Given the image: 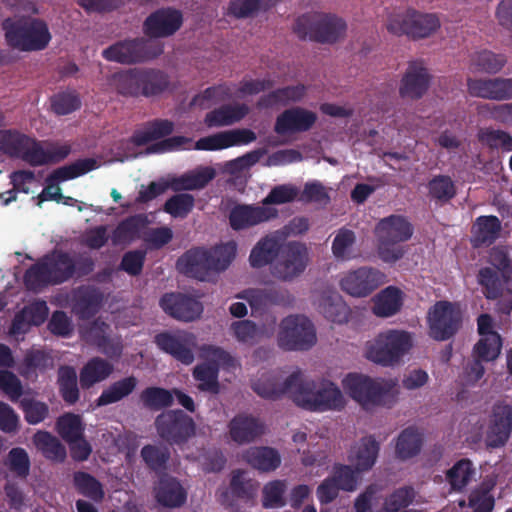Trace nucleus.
Instances as JSON below:
<instances>
[{"label": "nucleus", "mask_w": 512, "mask_h": 512, "mask_svg": "<svg viewBox=\"0 0 512 512\" xmlns=\"http://www.w3.org/2000/svg\"><path fill=\"white\" fill-rule=\"evenodd\" d=\"M512 432V407L507 404H496L492 411V420L487 432L489 447H502L509 440Z\"/></svg>", "instance_id": "nucleus-25"}, {"label": "nucleus", "mask_w": 512, "mask_h": 512, "mask_svg": "<svg viewBox=\"0 0 512 512\" xmlns=\"http://www.w3.org/2000/svg\"><path fill=\"white\" fill-rule=\"evenodd\" d=\"M278 216V210L256 204H235L228 213L229 226L234 231H243L268 222Z\"/></svg>", "instance_id": "nucleus-17"}, {"label": "nucleus", "mask_w": 512, "mask_h": 512, "mask_svg": "<svg viewBox=\"0 0 512 512\" xmlns=\"http://www.w3.org/2000/svg\"><path fill=\"white\" fill-rule=\"evenodd\" d=\"M208 351L215 361L196 365L193 369V377L199 382L198 389L200 391L218 394L220 391L218 381L219 364L229 368L234 366L235 360L227 351L220 347L210 346Z\"/></svg>", "instance_id": "nucleus-15"}, {"label": "nucleus", "mask_w": 512, "mask_h": 512, "mask_svg": "<svg viewBox=\"0 0 512 512\" xmlns=\"http://www.w3.org/2000/svg\"><path fill=\"white\" fill-rule=\"evenodd\" d=\"M305 93L306 87L303 84L278 88L261 96L257 101V107L259 109H266L279 104H287L291 101L297 102L304 97Z\"/></svg>", "instance_id": "nucleus-40"}, {"label": "nucleus", "mask_w": 512, "mask_h": 512, "mask_svg": "<svg viewBox=\"0 0 512 512\" xmlns=\"http://www.w3.org/2000/svg\"><path fill=\"white\" fill-rule=\"evenodd\" d=\"M160 306L165 313L184 322L197 319L203 312L201 302L181 293L163 295L160 299Z\"/></svg>", "instance_id": "nucleus-23"}, {"label": "nucleus", "mask_w": 512, "mask_h": 512, "mask_svg": "<svg viewBox=\"0 0 512 512\" xmlns=\"http://www.w3.org/2000/svg\"><path fill=\"white\" fill-rule=\"evenodd\" d=\"M103 294L94 286H80L73 294V311L83 320L95 316L102 304Z\"/></svg>", "instance_id": "nucleus-27"}, {"label": "nucleus", "mask_w": 512, "mask_h": 512, "mask_svg": "<svg viewBox=\"0 0 512 512\" xmlns=\"http://www.w3.org/2000/svg\"><path fill=\"white\" fill-rule=\"evenodd\" d=\"M168 85V76L163 71L141 68V96L159 95L168 88Z\"/></svg>", "instance_id": "nucleus-53"}, {"label": "nucleus", "mask_w": 512, "mask_h": 512, "mask_svg": "<svg viewBox=\"0 0 512 512\" xmlns=\"http://www.w3.org/2000/svg\"><path fill=\"white\" fill-rule=\"evenodd\" d=\"M158 436L169 445L182 446L196 434V424L181 409L166 410L154 421Z\"/></svg>", "instance_id": "nucleus-11"}, {"label": "nucleus", "mask_w": 512, "mask_h": 512, "mask_svg": "<svg viewBox=\"0 0 512 512\" xmlns=\"http://www.w3.org/2000/svg\"><path fill=\"white\" fill-rule=\"evenodd\" d=\"M479 140L492 150L512 152V136L504 130L486 129L480 132Z\"/></svg>", "instance_id": "nucleus-60"}, {"label": "nucleus", "mask_w": 512, "mask_h": 512, "mask_svg": "<svg viewBox=\"0 0 512 512\" xmlns=\"http://www.w3.org/2000/svg\"><path fill=\"white\" fill-rule=\"evenodd\" d=\"M317 121V114L303 107H291L276 117L274 132L280 136L307 132Z\"/></svg>", "instance_id": "nucleus-20"}, {"label": "nucleus", "mask_w": 512, "mask_h": 512, "mask_svg": "<svg viewBox=\"0 0 512 512\" xmlns=\"http://www.w3.org/2000/svg\"><path fill=\"white\" fill-rule=\"evenodd\" d=\"M413 338L411 333L388 329L380 332L365 345V357L383 367H394L402 361L411 350Z\"/></svg>", "instance_id": "nucleus-5"}, {"label": "nucleus", "mask_w": 512, "mask_h": 512, "mask_svg": "<svg viewBox=\"0 0 512 512\" xmlns=\"http://www.w3.org/2000/svg\"><path fill=\"white\" fill-rule=\"evenodd\" d=\"M502 224L495 215H483L476 218L472 226L471 243L474 248L492 245L500 236Z\"/></svg>", "instance_id": "nucleus-30"}, {"label": "nucleus", "mask_w": 512, "mask_h": 512, "mask_svg": "<svg viewBox=\"0 0 512 512\" xmlns=\"http://www.w3.org/2000/svg\"><path fill=\"white\" fill-rule=\"evenodd\" d=\"M429 335L436 341L454 337L462 326V312L458 303L437 301L427 313Z\"/></svg>", "instance_id": "nucleus-12"}, {"label": "nucleus", "mask_w": 512, "mask_h": 512, "mask_svg": "<svg viewBox=\"0 0 512 512\" xmlns=\"http://www.w3.org/2000/svg\"><path fill=\"white\" fill-rule=\"evenodd\" d=\"M140 401L150 411H160L172 406L174 402L172 390L162 387H147L140 393Z\"/></svg>", "instance_id": "nucleus-52"}, {"label": "nucleus", "mask_w": 512, "mask_h": 512, "mask_svg": "<svg viewBox=\"0 0 512 512\" xmlns=\"http://www.w3.org/2000/svg\"><path fill=\"white\" fill-rule=\"evenodd\" d=\"M477 283L481 286L482 293L487 300H496L502 295L509 275L501 274L492 267H482L476 275Z\"/></svg>", "instance_id": "nucleus-36"}, {"label": "nucleus", "mask_w": 512, "mask_h": 512, "mask_svg": "<svg viewBox=\"0 0 512 512\" xmlns=\"http://www.w3.org/2000/svg\"><path fill=\"white\" fill-rule=\"evenodd\" d=\"M501 336H493L491 338H480L473 348L474 357L485 362L495 360L501 350Z\"/></svg>", "instance_id": "nucleus-64"}, {"label": "nucleus", "mask_w": 512, "mask_h": 512, "mask_svg": "<svg viewBox=\"0 0 512 512\" xmlns=\"http://www.w3.org/2000/svg\"><path fill=\"white\" fill-rule=\"evenodd\" d=\"M114 371V366L101 357H92L81 368L79 380L83 389H90L95 384L106 380Z\"/></svg>", "instance_id": "nucleus-33"}, {"label": "nucleus", "mask_w": 512, "mask_h": 512, "mask_svg": "<svg viewBox=\"0 0 512 512\" xmlns=\"http://www.w3.org/2000/svg\"><path fill=\"white\" fill-rule=\"evenodd\" d=\"M287 486L284 480L270 481L262 490V506L266 509L280 508L285 505L284 494Z\"/></svg>", "instance_id": "nucleus-61"}, {"label": "nucleus", "mask_w": 512, "mask_h": 512, "mask_svg": "<svg viewBox=\"0 0 512 512\" xmlns=\"http://www.w3.org/2000/svg\"><path fill=\"white\" fill-rule=\"evenodd\" d=\"M293 31L301 40L335 43L344 35L346 23L332 14L309 12L296 19Z\"/></svg>", "instance_id": "nucleus-8"}, {"label": "nucleus", "mask_w": 512, "mask_h": 512, "mask_svg": "<svg viewBox=\"0 0 512 512\" xmlns=\"http://www.w3.org/2000/svg\"><path fill=\"white\" fill-rule=\"evenodd\" d=\"M467 89L471 96L494 100L506 101L512 99V77L511 78H487L467 80Z\"/></svg>", "instance_id": "nucleus-22"}, {"label": "nucleus", "mask_w": 512, "mask_h": 512, "mask_svg": "<svg viewBox=\"0 0 512 512\" xmlns=\"http://www.w3.org/2000/svg\"><path fill=\"white\" fill-rule=\"evenodd\" d=\"M154 343L161 351L183 364L189 365L194 361L193 349L196 346V336L193 333L186 331L161 332L155 335Z\"/></svg>", "instance_id": "nucleus-18"}, {"label": "nucleus", "mask_w": 512, "mask_h": 512, "mask_svg": "<svg viewBox=\"0 0 512 512\" xmlns=\"http://www.w3.org/2000/svg\"><path fill=\"white\" fill-rule=\"evenodd\" d=\"M286 291L274 288H251L244 290L239 298L246 299L252 309L260 310L270 305H280L286 300Z\"/></svg>", "instance_id": "nucleus-38"}, {"label": "nucleus", "mask_w": 512, "mask_h": 512, "mask_svg": "<svg viewBox=\"0 0 512 512\" xmlns=\"http://www.w3.org/2000/svg\"><path fill=\"white\" fill-rule=\"evenodd\" d=\"M308 262L307 246L298 241H289L280 249L276 261L271 265V274L278 280L290 282L305 271Z\"/></svg>", "instance_id": "nucleus-13"}, {"label": "nucleus", "mask_w": 512, "mask_h": 512, "mask_svg": "<svg viewBox=\"0 0 512 512\" xmlns=\"http://www.w3.org/2000/svg\"><path fill=\"white\" fill-rule=\"evenodd\" d=\"M73 484L83 496L100 502L104 498L103 486L94 476L84 471H77L73 475Z\"/></svg>", "instance_id": "nucleus-55"}, {"label": "nucleus", "mask_w": 512, "mask_h": 512, "mask_svg": "<svg viewBox=\"0 0 512 512\" xmlns=\"http://www.w3.org/2000/svg\"><path fill=\"white\" fill-rule=\"evenodd\" d=\"M195 198L189 193H177L166 200L163 206L164 212L173 218H186L193 210Z\"/></svg>", "instance_id": "nucleus-59"}, {"label": "nucleus", "mask_w": 512, "mask_h": 512, "mask_svg": "<svg viewBox=\"0 0 512 512\" xmlns=\"http://www.w3.org/2000/svg\"><path fill=\"white\" fill-rule=\"evenodd\" d=\"M431 75L422 60H413L400 80L399 95L403 99L419 100L429 89Z\"/></svg>", "instance_id": "nucleus-19"}, {"label": "nucleus", "mask_w": 512, "mask_h": 512, "mask_svg": "<svg viewBox=\"0 0 512 512\" xmlns=\"http://www.w3.org/2000/svg\"><path fill=\"white\" fill-rule=\"evenodd\" d=\"M140 457L150 471L162 476L168 470L171 452L166 445L146 444L141 448Z\"/></svg>", "instance_id": "nucleus-37"}, {"label": "nucleus", "mask_w": 512, "mask_h": 512, "mask_svg": "<svg viewBox=\"0 0 512 512\" xmlns=\"http://www.w3.org/2000/svg\"><path fill=\"white\" fill-rule=\"evenodd\" d=\"M417 492L412 485L396 488L384 501L385 512H399L406 510L415 500Z\"/></svg>", "instance_id": "nucleus-57"}, {"label": "nucleus", "mask_w": 512, "mask_h": 512, "mask_svg": "<svg viewBox=\"0 0 512 512\" xmlns=\"http://www.w3.org/2000/svg\"><path fill=\"white\" fill-rule=\"evenodd\" d=\"M280 251L278 241L271 236L261 238L252 248L249 263L253 268H262L273 264Z\"/></svg>", "instance_id": "nucleus-41"}, {"label": "nucleus", "mask_w": 512, "mask_h": 512, "mask_svg": "<svg viewBox=\"0 0 512 512\" xmlns=\"http://www.w3.org/2000/svg\"><path fill=\"white\" fill-rule=\"evenodd\" d=\"M116 90L124 96H141V68L129 69L113 76Z\"/></svg>", "instance_id": "nucleus-54"}, {"label": "nucleus", "mask_w": 512, "mask_h": 512, "mask_svg": "<svg viewBox=\"0 0 512 512\" xmlns=\"http://www.w3.org/2000/svg\"><path fill=\"white\" fill-rule=\"evenodd\" d=\"M138 379L131 375L111 383L96 399L97 406H107L117 403L134 392Z\"/></svg>", "instance_id": "nucleus-39"}, {"label": "nucleus", "mask_w": 512, "mask_h": 512, "mask_svg": "<svg viewBox=\"0 0 512 512\" xmlns=\"http://www.w3.org/2000/svg\"><path fill=\"white\" fill-rule=\"evenodd\" d=\"M278 346L285 351H307L316 341L313 323L303 315H290L280 324Z\"/></svg>", "instance_id": "nucleus-10"}, {"label": "nucleus", "mask_w": 512, "mask_h": 512, "mask_svg": "<svg viewBox=\"0 0 512 512\" xmlns=\"http://www.w3.org/2000/svg\"><path fill=\"white\" fill-rule=\"evenodd\" d=\"M402 305V291L395 286H388L377 295L373 311L379 317H390L398 313Z\"/></svg>", "instance_id": "nucleus-45"}, {"label": "nucleus", "mask_w": 512, "mask_h": 512, "mask_svg": "<svg viewBox=\"0 0 512 512\" xmlns=\"http://www.w3.org/2000/svg\"><path fill=\"white\" fill-rule=\"evenodd\" d=\"M71 152V147L68 144L59 145L52 143L45 150L39 141L36 144L32 153H30L31 166H42L50 163H59L66 159Z\"/></svg>", "instance_id": "nucleus-47"}, {"label": "nucleus", "mask_w": 512, "mask_h": 512, "mask_svg": "<svg viewBox=\"0 0 512 512\" xmlns=\"http://www.w3.org/2000/svg\"><path fill=\"white\" fill-rule=\"evenodd\" d=\"M57 384L59 393L65 403L75 404L80 398V391L77 384V373L74 367L69 365L60 366L58 369Z\"/></svg>", "instance_id": "nucleus-49"}, {"label": "nucleus", "mask_w": 512, "mask_h": 512, "mask_svg": "<svg viewBox=\"0 0 512 512\" xmlns=\"http://www.w3.org/2000/svg\"><path fill=\"white\" fill-rule=\"evenodd\" d=\"M6 45L19 52H38L46 49L52 35L45 20L31 15L7 17L2 21Z\"/></svg>", "instance_id": "nucleus-2"}, {"label": "nucleus", "mask_w": 512, "mask_h": 512, "mask_svg": "<svg viewBox=\"0 0 512 512\" xmlns=\"http://www.w3.org/2000/svg\"><path fill=\"white\" fill-rule=\"evenodd\" d=\"M94 269L95 262L90 256L75 259L68 252L54 250L26 270L24 284L28 290L37 291L49 285L63 284L73 277L88 276Z\"/></svg>", "instance_id": "nucleus-1"}, {"label": "nucleus", "mask_w": 512, "mask_h": 512, "mask_svg": "<svg viewBox=\"0 0 512 512\" xmlns=\"http://www.w3.org/2000/svg\"><path fill=\"white\" fill-rule=\"evenodd\" d=\"M155 497L161 505L175 508L186 502L187 493L175 477L164 474L159 478Z\"/></svg>", "instance_id": "nucleus-32"}, {"label": "nucleus", "mask_w": 512, "mask_h": 512, "mask_svg": "<svg viewBox=\"0 0 512 512\" xmlns=\"http://www.w3.org/2000/svg\"><path fill=\"white\" fill-rule=\"evenodd\" d=\"M236 243L231 241L212 250L191 248L177 260L178 271L188 277L205 281L214 272L228 268L236 255Z\"/></svg>", "instance_id": "nucleus-3"}, {"label": "nucleus", "mask_w": 512, "mask_h": 512, "mask_svg": "<svg viewBox=\"0 0 512 512\" xmlns=\"http://www.w3.org/2000/svg\"><path fill=\"white\" fill-rule=\"evenodd\" d=\"M299 373L294 371L283 383L279 382L276 376H262L252 383L253 391L260 397L268 400H277L281 396L288 394L293 400V393L296 388Z\"/></svg>", "instance_id": "nucleus-26"}, {"label": "nucleus", "mask_w": 512, "mask_h": 512, "mask_svg": "<svg viewBox=\"0 0 512 512\" xmlns=\"http://www.w3.org/2000/svg\"><path fill=\"white\" fill-rule=\"evenodd\" d=\"M441 26L438 16L434 13H423L409 8L401 13L390 14L386 28L395 36L405 35L412 40L430 37Z\"/></svg>", "instance_id": "nucleus-9"}, {"label": "nucleus", "mask_w": 512, "mask_h": 512, "mask_svg": "<svg viewBox=\"0 0 512 512\" xmlns=\"http://www.w3.org/2000/svg\"><path fill=\"white\" fill-rule=\"evenodd\" d=\"M348 395L363 407H391L396 402L392 381L376 380L358 373H349L342 381Z\"/></svg>", "instance_id": "nucleus-6"}, {"label": "nucleus", "mask_w": 512, "mask_h": 512, "mask_svg": "<svg viewBox=\"0 0 512 512\" xmlns=\"http://www.w3.org/2000/svg\"><path fill=\"white\" fill-rule=\"evenodd\" d=\"M249 113L246 104H224L206 114L205 123L208 127L229 126L241 121Z\"/></svg>", "instance_id": "nucleus-34"}, {"label": "nucleus", "mask_w": 512, "mask_h": 512, "mask_svg": "<svg viewBox=\"0 0 512 512\" xmlns=\"http://www.w3.org/2000/svg\"><path fill=\"white\" fill-rule=\"evenodd\" d=\"M244 459L253 468L263 472L273 471L281 463L279 453L270 447H251L245 452Z\"/></svg>", "instance_id": "nucleus-44"}, {"label": "nucleus", "mask_w": 512, "mask_h": 512, "mask_svg": "<svg viewBox=\"0 0 512 512\" xmlns=\"http://www.w3.org/2000/svg\"><path fill=\"white\" fill-rule=\"evenodd\" d=\"M80 107L81 99L75 91H62L51 97V108L56 115H68Z\"/></svg>", "instance_id": "nucleus-62"}, {"label": "nucleus", "mask_w": 512, "mask_h": 512, "mask_svg": "<svg viewBox=\"0 0 512 512\" xmlns=\"http://www.w3.org/2000/svg\"><path fill=\"white\" fill-rule=\"evenodd\" d=\"M215 177V170L209 166H200L173 177L170 180V189L175 192L203 189Z\"/></svg>", "instance_id": "nucleus-31"}, {"label": "nucleus", "mask_w": 512, "mask_h": 512, "mask_svg": "<svg viewBox=\"0 0 512 512\" xmlns=\"http://www.w3.org/2000/svg\"><path fill=\"white\" fill-rule=\"evenodd\" d=\"M229 436L238 445L248 444L263 434V425L255 417L238 414L234 416L229 424Z\"/></svg>", "instance_id": "nucleus-28"}, {"label": "nucleus", "mask_w": 512, "mask_h": 512, "mask_svg": "<svg viewBox=\"0 0 512 512\" xmlns=\"http://www.w3.org/2000/svg\"><path fill=\"white\" fill-rule=\"evenodd\" d=\"M98 167V163L93 158L79 159L71 164L59 167L48 175L50 181L57 184L82 176Z\"/></svg>", "instance_id": "nucleus-51"}, {"label": "nucleus", "mask_w": 512, "mask_h": 512, "mask_svg": "<svg viewBox=\"0 0 512 512\" xmlns=\"http://www.w3.org/2000/svg\"><path fill=\"white\" fill-rule=\"evenodd\" d=\"M422 445V433L415 426H409L399 434L395 452L399 459L407 460L418 455L421 451Z\"/></svg>", "instance_id": "nucleus-43"}, {"label": "nucleus", "mask_w": 512, "mask_h": 512, "mask_svg": "<svg viewBox=\"0 0 512 512\" xmlns=\"http://www.w3.org/2000/svg\"><path fill=\"white\" fill-rule=\"evenodd\" d=\"M375 232L379 242L380 259L386 263H395L405 254L404 248L397 244L411 238L413 227L405 217L390 215L379 221Z\"/></svg>", "instance_id": "nucleus-7"}, {"label": "nucleus", "mask_w": 512, "mask_h": 512, "mask_svg": "<svg viewBox=\"0 0 512 512\" xmlns=\"http://www.w3.org/2000/svg\"><path fill=\"white\" fill-rule=\"evenodd\" d=\"M33 442L42 455L55 463H63L67 451L61 441L48 431H38L33 436Z\"/></svg>", "instance_id": "nucleus-42"}, {"label": "nucleus", "mask_w": 512, "mask_h": 512, "mask_svg": "<svg viewBox=\"0 0 512 512\" xmlns=\"http://www.w3.org/2000/svg\"><path fill=\"white\" fill-rule=\"evenodd\" d=\"M299 376L293 393V402L308 411L325 412L339 411L345 406V399L341 390L333 382L304 378L302 371L297 370Z\"/></svg>", "instance_id": "nucleus-4"}, {"label": "nucleus", "mask_w": 512, "mask_h": 512, "mask_svg": "<svg viewBox=\"0 0 512 512\" xmlns=\"http://www.w3.org/2000/svg\"><path fill=\"white\" fill-rule=\"evenodd\" d=\"M183 23L180 10L167 7L151 13L144 22V32L153 38L169 37L176 33Z\"/></svg>", "instance_id": "nucleus-21"}, {"label": "nucleus", "mask_w": 512, "mask_h": 512, "mask_svg": "<svg viewBox=\"0 0 512 512\" xmlns=\"http://www.w3.org/2000/svg\"><path fill=\"white\" fill-rule=\"evenodd\" d=\"M379 450L380 445L373 436L363 437L354 447L350 455V461L357 471H368L374 466Z\"/></svg>", "instance_id": "nucleus-35"}, {"label": "nucleus", "mask_w": 512, "mask_h": 512, "mask_svg": "<svg viewBox=\"0 0 512 512\" xmlns=\"http://www.w3.org/2000/svg\"><path fill=\"white\" fill-rule=\"evenodd\" d=\"M507 63V57L491 50L475 52L471 57V66L478 72L497 74Z\"/></svg>", "instance_id": "nucleus-50"}, {"label": "nucleus", "mask_w": 512, "mask_h": 512, "mask_svg": "<svg viewBox=\"0 0 512 512\" xmlns=\"http://www.w3.org/2000/svg\"><path fill=\"white\" fill-rule=\"evenodd\" d=\"M386 282V275L374 267L349 271L340 280L341 289L354 297H366Z\"/></svg>", "instance_id": "nucleus-16"}, {"label": "nucleus", "mask_w": 512, "mask_h": 512, "mask_svg": "<svg viewBox=\"0 0 512 512\" xmlns=\"http://www.w3.org/2000/svg\"><path fill=\"white\" fill-rule=\"evenodd\" d=\"M174 122L168 119H154L148 121L142 130L134 135V142L139 145H146L171 135L174 131Z\"/></svg>", "instance_id": "nucleus-46"}, {"label": "nucleus", "mask_w": 512, "mask_h": 512, "mask_svg": "<svg viewBox=\"0 0 512 512\" xmlns=\"http://www.w3.org/2000/svg\"><path fill=\"white\" fill-rule=\"evenodd\" d=\"M355 241L356 236L352 230L347 228L339 229L331 246L333 255L337 259L341 260L351 259L353 257L352 247L355 244Z\"/></svg>", "instance_id": "nucleus-63"}, {"label": "nucleus", "mask_w": 512, "mask_h": 512, "mask_svg": "<svg viewBox=\"0 0 512 512\" xmlns=\"http://www.w3.org/2000/svg\"><path fill=\"white\" fill-rule=\"evenodd\" d=\"M149 224L145 214H135L121 220L112 231L111 241L115 246L129 245L141 238L142 231Z\"/></svg>", "instance_id": "nucleus-29"}, {"label": "nucleus", "mask_w": 512, "mask_h": 512, "mask_svg": "<svg viewBox=\"0 0 512 512\" xmlns=\"http://www.w3.org/2000/svg\"><path fill=\"white\" fill-rule=\"evenodd\" d=\"M36 139L17 129H0V152L10 157L21 158L31 165Z\"/></svg>", "instance_id": "nucleus-24"}, {"label": "nucleus", "mask_w": 512, "mask_h": 512, "mask_svg": "<svg viewBox=\"0 0 512 512\" xmlns=\"http://www.w3.org/2000/svg\"><path fill=\"white\" fill-rule=\"evenodd\" d=\"M427 196L439 204H446L457 194L455 182L448 175H435L426 184Z\"/></svg>", "instance_id": "nucleus-48"}, {"label": "nucleus", "mask_w": 512, "mask_h": 512, "mask_svg": "<svg viewBox=\"0 0 512 512\" xmlns=\"http://www.w3.org/2000/svg\"><path fill=\"white\" fill-rule=\"evenodd\" d=\"M474 474L472 462L463 458L457 461L446 473V478L451 488L456 491H461L468 485Z\"/></svg>", "instance_id": "nucleus-58"}, {"label": "nucleus", "mask_w": 512, "mask_h": 512, "mask_svg": "<svg viewBox=\"0 0 512 512\" xmlns=\"http://www.w3.org/2000/svg\"><path fill=\"white\" fill-rule=\"evenodd\" d=\"M57 432L66 442H74L84 435V424L79 415L67 413L58 418L56 422Z\"/></svg>", "instance_id": "nucleus-56"}, {"label": "nucleus", "mask_w": 512, "mask_h": 512, "mask_svg": "<svg viewBox=\"0 0 512 512\" xmlns=\"http://www.w3.org/2000/svg\"><path fill=\"white\" fill-rule=\"evenodd\" d=\"M151 43L143 38L118 41L102 51L107 61L121 64H135L153 58L162 52L161 48L151 52Z\"/></svg>", "instance_id": "nucleus-14"}]
</instances>
